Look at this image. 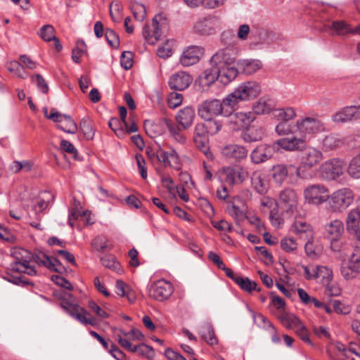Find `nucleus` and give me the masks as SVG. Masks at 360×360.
Wrapping results in <instances>:
<instances>
[{"label": "nucleus", "instance_id": "obj_1", "mask_svg": "<svg viewBox=\"0 0 360 360\" xmlns=\"http://www.w3.org/2000/svg\"><path fill=\"white\" fill-rule=\"evenodd\" d=\"M261 92V86L255 81H246L240 83L226 96L228 105H231L234 112L241 103L256 98Z\"/></svg>", "mask_w": 360, "mask_h": 360}, {"label": "nucleus", "instance_id": "obj_2", "mask_svg": "<svg viewBox=\"0 0 360 360\" xmlns=\"http://www.w3.org/2000/svg\"><path fill=\"white\" fill-rule=\"evenodd\" d=\"M226 96L221 101L217 98L207 99L199 104L198 115L203 120H212L221 116L229 117L234 112L231 105H228Z\"/></svg>", "mask_w": 360, "mask_h": 360}, {"label": "nucleus", "instance_id": "obj_3", "mask_svg": "<svg viewBox=\"0 0 360 360\" xmlns=\"http://www.w3.org/2000/svg\"><path fill=\"white\" fill-rule=\"evenodd\" d=\"M37 255H33L29 250L22 248H14L11 250V257L13 262L10 264L9 270L17 272L24 273L29 276H35L37 271L34 266L30 265L31 261L36 262Z\"/></svg>", "mask_w": 360, "mask_h": 360}, {"label": "nucleus", "instance_id": "obj_4", "mask_svg": "<svg viewBox=\"0 0 360 360\" xmlns=\"http://www.w3.org/2000/svg\"><path fill=\"white\" fill-rule=\"evenodd\" d=\"M221 27V18L218 15L210 14L198 19L193 26V30L200 35L210 36L217 33Z\"/></svg>", "mask_w": 360, "mask_h": 360}, {"label": "nucleus", "instance_id": "obj_5", "mask_svg": "<svg viewBox=\"0 0 360 360\" xmlns=\"http://www.w3.org/2000/svg\"><path fill=\"white\" fill-rule=\"evenodd\" d=\"M354 194L351 189H339L329 194L328 203L333 212H340L345 210L353 202Z\"/></svg>", "mask_w": 360, "mask_h": 360}, {"label": "nucleus", "instance_id": "obj_6", "mask_svg": "<svg viewBox=\"0 0 360 360\" xmlns=\"http://www.w3.org/2000/svg\"><path fill=\"white\" fill-rule=\"evenodd\" d=\"M329 193L328 188L321 184L309 185L303 191L305 201L316 206L327 202L329 199Z\"/></svg>", "mask_w": 360, "mask_h": 360}, {"label": "nucleus", "instance_id": "obj_7", "mask_svg": "<svg viewBox=\"0 0 360 360\" xmlns=\"http://www.w3.org/2000/svg\"><path fill=\"white\" fill-rule=\"evenodd\" d=\"M297 131L302 138L313 136L325 130L323 123L319 119L312 117H305L297 120L295 124Z\"/></svg>", "mask_w": 360, "mask_h": 360}, {"label": "nucleus", "instance_id": "obj_8", "mask_svg": "<svg viewBox=\"0 0 360 360\" xmlns=\"http://www.w3.org/2000/svg\"><path fill=\"white\" fill-rule=\"evenodd\" d=\"M340 274L347 281L353 280L360 274V248L356 247L347 262L342 263Z\"/></svg>", "mask_w": 360, "mask_h": 360}, {"label": "nucleus", "instance_id": "obj_9", "mask_svg": "<svg viewBox=\"0 0 360 360\" xmlns=\"http://www.w3.org/2000/svg\"><path fill=\"white\" fill-rule=\"evenodd\" d=\"M237 54L238 49L236 46L225 47L212 56L210 63L217 67L231 65L234 63Z\"/></svg>", "mask_w": 360, "mask_h": 360}, {"label": "nucleus", "instance_id": "obj_10", "mask_svg": "<svg viewBox=\"0 0 360 360\" xmlns=\"http://www.w3.org/2000/svg\"><path fill=\"white\" fill-rule=\"evenodd\" d=\"M321 177L326 180H333L343 173V162L333 159L323 163L319 168Z\"/></svg>", "mask_w": 360, "mask_h": 360}, {"label": "nucleus", "instance_id": "obj_11", "mask_svg": "<svg viewBox=\"0 0 360 360\" xmlns=\"http://www.w3.org/2000/svg\"><path fill=\"white\" fill-rule=\"evenodd\" d=\"M323 160L321 150L314 147H307L300 153V167L310 169L318 165Z\"/></svg>", "mask_w": 360, "mask_h": 360}, {"label": "nucleus", "instance_id": "obj_12", "mask_svg": "<svg viewBox=\"0 0 360 360\" xmlns=\"http://www.w3.org/2000/svg\"><path fill=\"white\" fill-rule=\"evenodd\" d=\"M173 292L171 283L162 279L152 284L148 290L149 296L156 300L162 301L170 297Z\"/></svg>", "mask_w": 360, "mask_h": 360}, {"label": "nucleus", "instance_id": "obj_13", "mask_svg": "<svg viewBox=\"0 0 360 360\" xmlns=\"http://www.w3.org/2000/svg\"><path fill=\"white\" fill-rule=\"evenodd\" d=\"M228 117L231 129L234 131H243L255 120V115L252 112H233Z\"/></svg>", "mask_w": 360, "mask_h": 360}, {"label": "nucleus", "instance_id": "obj_14", "mask_svg": "<svg viewBox=\"0 0 360 360\" xmlns=\"http://www.w3.org/2000/svg\"><path fill=\"white\" fill-rule=\"evenodd\" d=\"M343 232L344 224L340 220H333L325 226V235L331 241V248L334 251L340 250V246L337 244V242Z\"/></svg>", "mask_w": 360, "mask_h": 360}, {"label": "nucleus", "instance_id": "obj_15", "mask_svg": "<svg viewBox=\"0 0 360 360\" xmlns=\"http://www.w3.org/2000/svg\"><path fill=\"white\" fill-rule=\"evenodd\" d=\"M157 160L162 162L165 167H170L176 170H180L181 168L179 155L172 148L167 151L159 149L158 150Z\"/></svg>", "mask_w": 360, "mask_h": 360}, {"label": "nucleus", "instance_id": "obj_16", "mask_svg": "<svg viewBox=\"0 0 360 360\" xmlns=\"http://www.w3.org/2000/svg\"><path fill=\"white\" fill-rule=\"evenodd\" d=\"M204 53V48L199 46H189L183 52L180 63L184 67L191 66L200 60Z\"/></svg>", "mask_w": 360, "mask_h": 360}, {"label": "nucleus", "instance_id": "obj_17", "mask_svg": "<svg viewBox=\"0 0 360 360\" xmlns=\"http://www.w3.org/2000/svg\"><path fill=\"white\" fill-rule=\"evenodd\" d=\"M359 119H360V105L345 107L332 116L333 121L337 123L347 122Z\"/></svg>", "mask_w": 360, "mask_h": 360}, {"label": "nucleus", "instance_id": "obj_18", "mask_svg": "<svg viewBox=\"0 0 360 360\" xmlns=\"http://www.w3.org/2000/svg\"><path fill=\"white\" fill-rule=\"evenodd\" d=\"M221 154L226 158L240 162L245 159L248 155V150L244 146L239 144H229L221 148Z\"/></svg>", "mask_w": 360, "mask_h": 360}, {"label": "nucleus", "instance_id": "obj_19", "mask_svg": "<svg viewBox=\"0 0 360 360\" xmlns=\"http://www.w3.org/2000/svg\"><path fill=\"white\" fill-rule=\"evenodd\" d=\"M280 203L288 213H292L297 207L298 197L296 192L291 188L283 190L279 195Z\"/></svg>", "mask_w": 360, "mask_h": 360}, {"label": "nucleus", "instance_id": "obj_20", "mask_svg": "<svg viewBox=\"0 0 360 360\" xmlns=\"http://www.w3.org/2000/svg\"><path fill=\"white\" fill-rule=\"evenodd\" d=\"M193 81V77L188 73L179 71L172 75L169 80V86L176 91H184L187 89Z\"/></svg>", "mask_w": 360, "mask_h": 360}, {"label": "nucleus", "instance_id": "obj_21", "mask_svg": "<svg viewBox=\"0 0 360 360\" xmlns=\"http://www.w3.org/2000/svg\"><path fill=\"white\" fill-rule=\"evenodd\" d=\"M274 153V148L269 145L261 144L257 146L251 153L250 158L253 163L260 164L272 158Z\"/></svg>", "mask_w": 360, "mask_h": 360}, {"label": "nucleus", "instance_id": "obj_22", "mask_svg": "<svg viewBox=\"0 0 360 360\" xmlns=\"http://www.w3.org/2000/svg\"><path fill=\"white\" fill-rule=\"evenodd\" d=\"M162 16L160 14L156 15L153 19V34H150V27L148 25H146L143 28V35L145 39L151 44H154L156 41L160 39L162 31L161 27L162 24L160 22V20H162Z\"/></svg>", "mask_w": 360, "mask_h": 360}, {"label": "nucleus", "instance_id": "obj_23", "mask_svg": "<svg viewBox=\"0 0 360 360\" xmlns=\"http://www.w3.org/2000/svg\"><path fill=\"white\" fill-rule=\"evenodd\" d=\"M264 136V130L261 127L248 126L241 131L240 138L245 143L259 141Z\"/></svg>", "mask_w": 360, "mask_h": 360}, {"label": "nucleus", "instance_id": "obj_24", "mask_svg": "<svg viewBox=\"0 0 360 360\" xmlns=\"http://www.w3.org/2000/svg\"><path fill=\"white\" fill-rule=\"evenodd\" d=\"M219 73L217 66H212L210 69H206L198 77V82L202 90L210 87L219 78Z\"/></svg>", "mask_w": 360, "mask_h": 360}, {"label": "nucleus", "instance_id": "obj_25", "mask_svg": "<svg viewBox=\"0 0 360 360\" xmlns=\"http://www.w3.org/2000/svg\"><path fill=\"white\" fill-rule=\"evenodd\" d=\"M195 116L194 108L191 106H186L178 112L176 120L184 129H187L192 125Z\"/></svg>", "mask_w": 360, "mask_h": 360}, {"label": "nucleus", "instance_id": "obj_26", "mask_svg": "<svg viewBox=\"0 0 360 360\" xmlns=\"http://www.w3.org/2000/svg\"><path fill=\"white\" fill-rule=\"evenodd\" d=\"M330 28L337 35L360 34V24L354 28H352L348 23L343 20L333 21Z\"/></svg>", "mask_w": 360, "mask_h": 360}, {"label": "nucleus", "instance_id": "obj_27", "mask_svg": "<svg viewBox=\"0 0 360 360\" xmlns=\"http://www.w3.org/2000/svg\"><path fill=\"white\" fill-rule=\"evenodd\" d=\"M252 186L260 195H264L269 188L268 180L260 172H255L251 176Z\"/></svg>", "mask_w": 360, "mask_h": 360}, {"label": "nucleus", "instance_id": "obj_28", "mask_svg": "<svg viewBox=\"0 0 360 360\" xmlns=\"http://www.w3.org/2000/svg\"><path fill=\"white\" fill-rule=\"evenodd\" d=\"M198 331L201 338L210 345H215L218 343L217 338L211 323L208 321L202 322L199 326Z\"/></svg>", "mask_w": 360, "mask_h": 360}, {"label": "nucleus", "instance_id": "obj_29", "mask_svg": "<svg viewBox=\"0 0 360 360\" xmlns=\"http://www.w3.org/2000/svg\"><path fill=\"white\" fill-rule=\"evenodd\" d=\"M276 143L288 151H294L302 150L304 146V141L302 138L292 136L291 138H283L276 141Z\"/></svg>", "mask_w": 360, "mask_h": 360}, {"label": "nucleus", "instance_id": "obj_30", "mask_svg": "<svg viewBox=\"0 0 360 360\" xmlns=\"http://www.w3.org/2000/svg\"><path fill=\"white\" fill-rule=\"evenodd\" d=\"M219 78L224 84H229L236 79L240 68L234 65H224L217 67Z\"/></svg>", "mask_w": 360, "mask_h": 360}, {"label": "nucleus", "instance_id": "obj_31", "mask_svg": "<svg viewBox=\"0 0 360 360\" xmlns=\"http://www.w3.org/2000/svg\"><path fill=\"white\" fill-rule=\"evenodd\" d=\"M58 128L68 134H74L77 131V126L70 116L61 114L60 117L57 118Z\"/></svg>", "mask_w": 360, "mask_h": 360}, {"label": "nucleus", "instance_id": "obj_32", "mask_svg": "<svg viewBox=\"0 0 360 360\" xmlns=\"http://www.w3.org/2000/svg\"><path fill=\"white\" fill-rule=\"evenodd\" d=\"M237 65L246 75H252L262 68V63L259 60H241L238 61Z\"/></svg>", "mask_w": 360, "mask_h": 360}, {"label": "nucleus", "instance_id": "obj_33", "mask_svg": "<svg viewBox=\"0 0 360 360\" xmlns=\"http://www.w3.org/2000/svg\"><path fill=\"white\" fill-rule=\"evenodd\" d=\"M36 263L39 265H43L47 267L49 270L55 268L56 266H60V269H64L63 266L58 260V259L56 257H50L46 254L40 252L37 255Z\"/></svg>", "mask_w": 360, "mask_h": 360}, {"label": "nucleus", "instance_id": "obj_34", "mask_svg": "<svg viewBox=\"0 0 360 360\" xmlns=\"http://www.w3.org/2000/svg\"><path fill=\"white\" fill-rule=\"evenodd\" d=\"M342 144L343 141L339 136L333 134L326 136L321 142L322 148L326 151L338 148Z\"/></svg>", "mask_w": 360, "mask_h": 360}, {"label": "nucleus", "instance_id": "obj_35", "mask_svg": "<svg viewBox=\"0 0 360 360\" xmlns=\"http://www.w3.org/2000/svg\"><path fill=\"white\" fill-rule=\"evenodd\" d=\"M279 319L283 326L288 329L296 330L302 326L299 319L290 313H282L279 316Z\"/></svg>", "mask_w": 360, "mask_h": 360}, {"label": "nucleus", "instance_id": "obj_36", "mask_svg": "<svg viewBox=\"0 0 360 360\" xmlns=\"http://www.w3.org/2000/svg\"><path fill=\"white\" fill-rule=\"evenodd\" d=\"M254 114L264 115L268 114L274 109V105L270 100H266L264 98L259 99L253 105Z\"/></svg>", "mask_w": 360, "mask_h": 360}, {"label": "nucleus", "instance_id": "obj_37", "mask_svg": "<svg viewBox=\"0 0 360 360\" xmlns=\"http://www.w3.org/2000/svg\"><path fill=\"white\" fill-rule=\"evenodd\" d=\"M360 222V210L353 209L349 211L347 217V228L349 231L356 232Z\"/></svg>", "mask_w": 360, "mask_h": 360}, {"label": "nucleus", "instance_id": "obj_38", "mask_svg": "<svg viewBox=\"0 0 360 360\" xmlns=\"http://www.w3.org/2000/svg\"><path fill=\"white\" fill-rule=\"evenodd\" d=\"M288 174V170L285 165L280 164L274 165L272 168V177L274 181L281 186L285 180Z\"/></svg>", "mask_w": 360, "mask_h": 360}, {"label": "nucleus", "instance_id": "obj_39", "mask_svg": "<svg viewBox=\"0 0 360 360\" xmlns=\"http://www.w3.org/2000/svg\"><path fill=\"white\" fill-rule=\"evenodd\" d=\"M53 196L48 191H44L41 193L39 198L36 200L34 210L36 213H41L45 210L49 204V200L53 199Z\"/></svg>", "mask_w": 360, "mask_h": 360}, {"label": "nucleus", "instance_id": "obj_40", "mask_svg": "<svg viewBox=\"0 0 360 360\" xmlns=\"http://www.w3.org/2000/svg\"><path fill=\"white\" fill-rule=\"evenodd\" d=\"M274 115L278 120L283 122H288L296 117V112L291 107L276 109Z\"/></svg>", "mask_w": 360, "mask_h": 360}, {"label": "nucleus", "instance_id": "obj_41", "mask_svg": "<svg viewBox=\"0 0 360 360\" xmlns=\"http://www.w3.org/2000/svg\"><path fill=\"white\" fill-rule=\"evenodd\" d=\"M291 231L297 235H304L307 237L311 236V227L310 224L301 220L295 221L291 227Z\"/></svg>", "mask_w": 360, "mask_h": 360}, {"label": "nucleus", "instance_id": "obj_42", "mask_svg": "<svg viewBox=\"0 0 360 360\" xmlns=\"http://www.w3.org/2000/svg\"><path fill=\"white\" fill-rule=\"evenodd\" d=\"M136 352L139 356L148 359H153L155 357V351L152 347L142 343L133 347V353Z\"/></svg>", "mask_w": 360, "mask_h": 360}, {"label": "nucleus", "instance_id": "obj_43", "mask_svg": "<svg viewBox=\"0 0 360 360\" xmlns=\"http://www.w3.org/2000/svg\"><path fill=\"white\" fill-rule=\"evenodd\" d=\"M236 283L245 292H251L252 290L260 291L259 288H257V284L248 277L240 276L239 278L236 281Z\"/></svg>", "mask_w": 360, "mask_h": 360}, {"label": "nucleus", "instance_id": "obj_44", "mask_svg": "<svg viewBox=\"0 0 360 360\" xmlns=\"http://www.w3.org/2000/svg\"><path fill=\"white\" fill-rule=\"evenodd\" d=\"M80 128L86 140H91L94 137L95 131L92 122L88 118H84L80 122Z\"/></svg>", "mask_w": 360, "mask_h": 360}, {"label": "nucleus", "instance_id": "obj_45", "mask_svg": "<svg viewBox=\"0 0 360 360\" xmlns=\"http://www.w3.org/2000/svg\"><path fill=\"white\" fill-rule=\"evenodd\" d=\"M8 70L11 72L14 73L18 77L22 79H25L28 76V74L26 72L22 63L17 60L11 61L8 67Z\"/></svg>", "mask_w": 360, "mask_h": 360}, {"label": "nucleus", "instance_id": "obj_46", "mask_svg": "<svg viewBox=\"0 0 360 360\" xmlns=\"http://www.w3.org/2000/svg\"><path fill=\"white\" fill-rule=\"evenodd\" d=\"M347 172L352 177L360 178V153L351 160Z\"/></svg>", "mask_w": 360, "mask_h": 360}, {"label": "nucleus", "instance_id": "obj_47", "mask_svg": "<svg viewBox=\"0 0 360 360\" xmlns=\"http://www.w3.org/2000/svg\"><path fill=\"white\" fill-rule=\"evenodd\" d=\"M194 143L197 148L200 150L209 160H213L214 156L208 146V139H194Z\"/></svg>", "mask_w": 360, "mask_h": 360}, {"label": "nucleus", "instance_id": "obj_48", "mask_svg": "<svg viewBox=\"0 0 360 360\" xmlns=\"http://www.w3.org/2000/svg\"><path fill=\"white\" fill-rule=\"evenodd\" d=\"M86 315H89V313L82 307H77L75 311L72 313L70 316L76 319L79 322L86 325L91 324L94 325L91 319L90 318L86 317Z\"/></svg>", "mask_w": 360, "mask_h": 360}, {"label": "nucleus", "instance_id": "obj_49", "mask_svg": "<svg viewBox=\"0 0 360 360\" xmlns=\"http://www.w3.org/2000/svg\"><path fill=\"white\" fill-rule=\"evenodd\" d=\"M236 38L234 31L232 30H225L221 34V42L226 47L236 46Z\"/></svg>", "mask_w": 360, "mask_h": 360}, {"label": "nucleus", "instance_id": "obj_50", "mask_svg": "<svg viewBox=\"0 0 360 360\" xmlns=\"http://www.w3.org/2000/svg\"><path fill=\"white\" fill-rule=\"evenodd\" d=\"M86 51V46L83 40L77 41L76 47L72 51V58L74 62L79 63L80 57Z\"/></svg>", "mask_w": 360, "mask_h": 360}, {"label": "nucleus", "instance_id": "obj_51", "mask_svg": "<svg viewBox=\"0 0 360 360\" xmlns=\"http://www.w3.org/2000/svg\"><path fill=\"white\" fill-rule=\"evenodd\" d=\"M239 176L238 172L233 168H227L223 172V181L224 184L233 186Z\"/></svg>", "mask_w": 360, "mask_h": 360}, {"label": "nucleus", "instance_id": "obj_52", "mask_svg": "<svg viewBox=\"0 0 360 360\" xmlns=\"http://www.w3.org/2000/svg\"><path fill=\"white\" fill-rule=\"evenodd\" d=\"M105 39L108 44L114 49H117L120 45L118 34L111 29H106L104 33Z\"/></svg>", "mask_w": 360, "mask_h": 360}, {"label": "nucleus", "instance_id": "obj_53", "mask_svg": "<svg viewBox=\"0 0 360 360\" xmlns=\"http://www.w3.org/2000/svg\"><path fill=\"white\" fill-rule=\"evenodd\" d=\"M227 212L236 221L243 220L245 217V213L239 207L233 203H231L227 207Z\"/></svg>", "mask_w": 360, "mask_h": 360}, {"label": "nucleus", "instance_id": "obj_54", "mask_svg": "<svg viewBox=\"0 0 360 360\" xmlns=\"http://www.w3.org/2000/svg\"><path fill=\"white\" fill-rule=\"evenodd\" d=\"M32 164L29 161H13L11 165V169L14 173H18L20 170L29 172L32 169Z\"/></svg>", "mask_w": 360, "mask_h": 360}, {"label": "nucleus", "instance_id": "obj_55", "mask_svg": "<svg viewBox=\"0 0 360 360\" xmlns=\"http://www.w3.org/2000/svg\"><path fill=\"white\" fill-rule=\"evenodd\" d=\"M60 148L65 152L72 155L75 160H80V158L79 157V153L75 147L68 141L62 140L60 141Z\"/></svg>", "mask_w": 360, "mask_h": 360}, {"label": "nucleus", "instance_id": "obj_56", "mask_svg": "<svg viewBox=\"0 0 360 360\" xmlns=\"http://www.w3.org/2000/svg\"><path fill=\"white\" fill-rule=\"evenodd\" d=\"M31 80L36 83L37 88L41 93L47 94L49 92V86L40 74L31 76Z\"/></svg>", "mask_w": 360, "mask_h": 360}, {"label": "nucleus", "instance_id": "obj_57", "mask_svg": "<svg viewBox=\"0 0 360 360\" xmlns=\"http://www.w3.org/2000/svg\"><path fill=\"white\" fill-rule=\"evenodd\" d=\"M54 32L55 30L52 25H46L41 27L39 35L44 41H50L56 37Z\"/></svg>", "mask_w": 360, "mask_h": 360}, {"label": "nucleus", "instance_id": "obj_58", "mask_svg": "<svg viewBox=\"0 0 360 360\" xmlns=\"http://www.w3.org/2000/svg\"><path fill=\"white\" fill-rule=\"evenodd\" d=\"M92 247L98 252H104L108 247V240L105 237L98 236L91 243Z\"/></svg>", "mask_w": 360, "mask_h": 360}, {"label": "nucleus", "instance_id": "obj_59", "mask_svg": "<svg viewBox=\"0 0 360 360\" xmlns=\"http://www.w3.org/2000/svg\"><path fill=\"white\" fill-rule=\"evenodd\" d=\"M121 66L125 70H129L133 65V53L131 51H123L120 57Z\"/></svg>", "mask_w": 360, "mask_h": 360}, {"label": "nucleus", "instance_id": "obj_60", "mask_svg": "<svg viewBox=\"0 0 360 360\" xmlns=\"http://www.w3.org/2000/svg\"><path fill=\"white\" fill-rule=\"evenodd\" d=\"M101 264L106 268L112 270H117L120 268L119 262L115 261L112 255H106L101 259Z\"/></svg>", "mask_w": 360, "mask_h": 360}, {"label": "nucleus", "instance_id": "obj_61", "mask_svg": "<svg viewBox=\"0 0 360 360\" xmlns=\"http://www.w3.org/2000/svg\"><path fill=\"white\" fill-rule=\"evenodd\" d=\"M207 123L205 124L208 135H214L217 134L221 128V124L217 120H205Z\"/></svg>", "mask_w": 360, "mask_h": 360}, {"label": "nucleus", "instance_id": "obj_62", "mask_svg": "<svg viewBox=\"0 0 360 360\" xmlns=\"http://www.w3.org/2000/svg\"><path fill=\"white\" fill-rule=\"evenodd\" d=\"M194 139H208V134L205 123H197L194 129Z\"/></svg>", "mask_w": 360, "mask_h": 360}, {"label": "nucleus", "instance_id": "obj_63", "mask_svg": "<svg viewBox=\"0 0 360 360\" xmlns=\"http://www.w3.org/2000/svg\"><path fill=\"white\" fill-rule=\"evenodd\" d=\"M60 307L70 315L73 313L76 309L79 307L78 304L73 303V297L70 298L69 297L63 299L60 302Z\"/></svg>", "mask_w": 360, "mask_h": 360}, {"label": "nucleus", "instance_id": "obj_64", "mask_svg": "<svg viewBox=\"0 0 360 360\" xmlns=\"http://www.w3.org/2000/svg\"><path fill=\"white\" fill-rule=\"evenodd\" d=\"M279 135H287L292 132V127L288 122L280 121L275 129Z\"/></svg>", "mask_w": 360, "mask_h": 360}]
</instances>
